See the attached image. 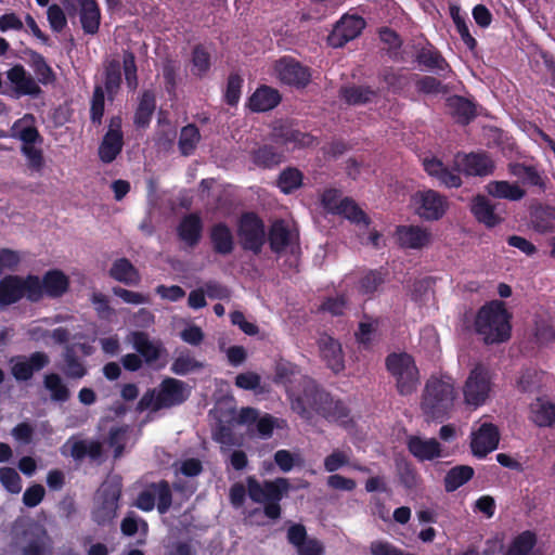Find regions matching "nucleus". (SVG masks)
<instances>
[{
    "label": "nucleus",
    "instance_id": "nucleus-1",
    "mask_svg": "<svg viewBox=\"0 0 555 555\" xmlns=\"http://www.w3.org/2000/svg\"><path fill=\"white\" fill-rule=\"evenodd\" d=\"M291 483L288 479L279 477L274 480L260 482L255 476L246 478V487L241 482L231 486L229 498L233 506L241 507L248 494L254 503L263 505V514L270 520H278L282 515L280 502L288 493Z\"/></svg>",
    "mask_w": 555,
    "mask_h": 555
},
{
    "label": "nucleus",
    "instance_id": "nucleus-2",
    "mask_svg": "<svg viewBox=\"0 0 555 555\" xmlns=\"http://www.w3.org/2000/svg\"><path fill=\"white\" fill-rule=\"evenodd\" d=\"M291 408L302 418L310 420L312 412L321 415L328 422L338 423L348 428L353 421L350 409L340 400L320 389L313 382H309L300 395L288 393Z\"/></svg>",
    "mask_w": 555,
    "mask_h": 555
},
{
    "label": "nucleus",
    "instance_id": "nucleus-3",
    "mask_svg": "<svg viewBox=\"0 0 555 555\" xmlns=\"http://www.w3.org/2000/svg\"><path fill=\"white\" fill-rule=\"evenodd\" d=\"M24 54L28 56V64L37 76V81L21 64L12 66L7 72V77L18 96L38 98L42 93L39 83L43 86L52 85L55 82L56 76L44 56L39 52L27 48L24 50Z\"/></svg>",
    "mask_w": 555,
    "mask_h": 555
},
{
    "label": "nucleus",
    "instance_id": "nucleus-4",
    "mask_svg": "<svg viewBox=\"0 0 555 555\" xmlns=\"http://www.w3.org/2000/svg\"><path fill=\"white\" fill-rule=\"evenodd\" d=\"M456 398L457 391L451 376H430L422 393L421 409L433 421H443L453 411Z\"/></svg>",
    "mask_w": 555,
    "mask_h": 555
},
{
    "label": "nucleus",
    "instance_id": "nucleus-5",
    "mask_svg": "<svg viewBox=\"0 0 555 555\" xmlns=\"http://www.w3.org/2000/svg\"><path fill=\"white\" fill-rule=\"evenodd\" d=\"M512 315L500 300L485 304L476 313L474 328L482 337L485 344L493 345L511 338Z\"/></svg>",
    "mask_w": 555,
    "mask_h": 555
},
{
    "label": "nucleus",
    "instance_id": "nucleus-6",
    "mask_svg": "<svg viewBox=\"0 0 555 555\" xmlns=\"http://www.w3.org/2000/svg\"><path fill=\"white\" fill-rule=\"evenodd\" d=\"M190 396L186 384L183 380L165 377L158 389H147L137 404V411L143 412L151 409L157 412L184 403Z\"/></svg>",
    "mask_w": 555,
    "mask_h": 555
},
{
    "label": "nucleus",
    "instance_id": "nucleus-7",
    "mask_svg": "<svg viewBox=\"0 0 555 555\" xmlns=\"http://www.w3.org/2000/svg\"><path fill=\"white\" fill-rule=\"evenodd\" d=\"M122 485L119 480L104 481L93 496L91 519L99 527L111 526L117 517Z\"/></svg>",
    "mask_w": 555,
    "mask_h": 555
},
{
    "label": "nucleus",
    "instance_id": "nucleus-8",
    "mask_svg": "<svg viewBox=\"0 0 555 555\" xmlns=\"http://www.w3.org/2000/svg\"><path fill=\"white\" fill-rule=\"evenodd\" d=\"M389 374L396 380L399 395H412L420 383V372L412 356L406 352H392L385 359Z\"/></svg>",
    "mask_w": 555,
    "mask_h": 555
},
{
    "label": "nucleus",
    "instance_id": "nucleus-9",
    "mask_svg": "<svg viewBox=\"0 0 555 555\" xmlns=\"http://www.w3.org/2000/svg\"><path fill=\"white\" fill-rule=\"evenodd\" d=\"M38 295L37 275L28 274L23 278L10 274L0 280V307L16 304L24 297L30 302H36Z\"/></svg>",
    "mask_w": 555,
    "mask_h": 555
},
{
    "label": "nucleus",
    "instance_id": "nucleus-10",
    "mask_svg": "<svg viewBox=\"0 0 555 555\" xmlns=\"http://www.w3.org/2000/svg\"><path fill=\"white\" fill-rule=\"evenodd\" d=\"M237 236L243 250L258 256L267 241L263 220L254 211L243 212L237 222Z\"/></svg>",
    "mask_w": 555,
    "mask_h": 555
},
{
    "label": "nucleus",
    "instance_id": "nucleus-11",
    "mask_svg": "<svg viewBox=\"0 0 555 555\" xmlns=\"http://www.w3.org/2000/svg\"><path fill=\"white\" fill-rule=\"evenodd\" d=\"M22 120H17L13 125L15 138L22 141L21 153L27 160V167L33 172L40 173L46 165L43 152L36 144H42L43 138L34 125L21 127Z\"/></svg>",
    "mask_w": 555,
    "mask_h": 555
},
{
    "label": "nucleus",
    "instance_id": "nucleus-12",
    "mask_svg": "<svg viewBox=\"0 0 555 555\" xmlns=\"http://www.w3.org/2000/svg\"><path fill=\"white\" fill-rule=\"evenodd\" d=\"M171 505L172 489L165 479L145 485L133 503L142 512H152L156 507L160 515L166 514Z\"/></svg>",
    "mask_w": 555,
    "mask_h": 555
},
{
    "label": "nucleus",
    "instance_id": "nucleus-13",
    "mask_svg": "<svg viewBox=\"0 0 555 555\" xmlns=\"http://www.w3.org/2000/svg\"><path fill=\"white\" fill-rule=\"evenodd\" d=\"M492 388V377L483 364H476L469 372L463 386L464 401L467 405L478 408L485 404Z\"/></svg>",
    "mask_w": 555,
    "mask_h": 555
},
{
    "label": "nucleus",
    "instance_id": "nucleus-14",
    "mask_svg": "<svg viewBox=\"0 0 555 555\" xmlns=\"http://www.w3.org/2000/svg\"><path fill=\"white\" fill-rule=\"evenodd\" d=\"M415 212L424 220L437 221L448 210L449 202L444 195L435 190L418 191L412 196Z\"/></svg>",
    "mask_w": 555,
    "mask_h": 555
},
{
    "label": "nucleus",
    "instance_id": "nucleus-15",
    "mask_svg": "<svg viewBox=\"0 0 555 555\" xmlns=\"http://www.w3.org/2000/svg\"><path fill=\"white\" fill-rule=\"evenodd\" d=\"M21 539L23 555H51V538L43 525L29 521L25 525Z\"/></svg>",
    "mask_w": 555,
    "mask_h": 555
},
{
    "label": "nucleus",
    "instance_id": "nucleus-16",
    "mask_svg": "<svg viewBox=\"0 0 555 555\" xmlns=\"http://www.w3.org/2000/svg\"><path fill=\"white\" fill-rule=\"evenodd\" d=\"M10 371L16 382H28L35 373L50 364V357L44 351H35L29 356H14L10 359Z\"/></svg>",
    "mask_w": 555,
    "mask_h": 555
},
{
    "label": "nucleus",
    "instance_id": "nucleus-17",
    "mask_svg": "<svg viewBox=\"0 0 555 555\" xmlns=\"http://www.w3.org/2000/svg\"><path fill=\"white\" fill-rule=\"evenodd\" d=\"M365 26L366 22L362 16L345 14L328 35V44L333 48H341L360 36Z\"/></svg>",
    "mask_w": 555,
    "mask_h": 555
},
{
    "label": "nucleus",
    "instance_id": "nucleus-18",
    "mask_svg": "<svg viewBox=\"0 0 555 555\" xmlns=\"http://www.w3.org/2000/svg\"><path fill=\"white\" fill-rule=\"evenodd\" d=\"M454 165L461 167L462 172L468 177H486L494 171V163L486 152L457 153Z\"/></svg>",
    "mask_w": 555,
    "mask_h": 555
},
{
    "label": "nucleus",
    "instance_id": "nucleus-19",
    "mask_svg": "<svg viewBox=\"0 0 555 555\" xmlns=\"http://www.w3.org/2000/svg\"><path fill=\"white\" fill-rule=\"evenodd\" d=\"M274 68L281 82L296 88H305L311 78L309 68L292 57L280 59Z\"/></svg>",
    "mask_w": 555,
    "mask_h": 555
},
{
    "label": "nucleus",
    "instance_id": "nucleus-20",
    "mask_svg": "<svg viewBox=\"0 0 555 555\" xmlns=\"http://www.w3.org/2000/svg\"><path fill=\"white\" fill-rule=\"evenodd\" d=\"M270 140L276 145L301 149L312 145L314 138L308 132H302L289 122H282L273 127Z\"/></svg>",
    "mask_w": 555,
    "mask_h": 555
},
{
    "label": "nucleus",
    "instance_id": "nucleus-21",
    "mask_svg": "<svg viewBox=\"0 0 555 555\" xmlns=\"http://www.w3.org/2000/svg\"><path fill=\"white\" fill-rule=\"evenodd\" d=\"M499 442L500 431L498 426L492 423H483L473 434L470 449L476 457L483 459L498 448Z\"/></svg>",
    "mask_w": 555,
    "mask_h": 555
},
{
    "label": "nucleus",
    "instance_id": "nucleus-22",
    "mask_svg": "<svg viewBox=\"0 0 555 555\" xmlns=\"http://www.w3.org/2000/svg\"><path fill=\"white\" fill-rule=\"evenodd\" d=\"M37 282L39 286V295L36 298V302L40 301L46 295L49 298H60L69 288L68 276L59 269H52L47 271L42 280L37 275Z\"/></svg>",
    "mask_w": 555,
    "mask_h": 555
},
{
    "label": "nucleus",
    "instance_id": "nucleus-23",
    "mask_svg": "<svg viewBox=\"0 0 555 555\" xmlns=\"http://www.w3.org/2000/svg\"><path fill=\"white\" fill-rule=\"evenodd\" d=\"M423 166L428 176L437 179L441 185L448 189L460 188L463 183L460 176L462 170L457 165L450 169L441 159L431 157L425 158Z\"/></svg>",
    "mask_w": 555,
    "mask_h": 555
},
{
    "label": "nucleus",
    "instance_id": "nucleus-24",
    "mask_svg": "<svg viewBox=\"0 0 555 555\" xmlns=\"http://www.w3.org/2000/svg\"><path fill=\"white\" fill-rule=\"evenodd\" d=\"M318 347L321 359L326 366L338 374L345 370V358L341 344L330 335H321L318 339Z\"/></svg>",
    "mask_w": 555,
    "mask_h": 555
},
{
    "label": "nucleus",
    "instance_id": "nucleus-25",
    "mask_svg": "<svg viewBox=\"0 0 555 555\" xmlns=\"http://www.w3.org/2000/svg\"><path fill=\"white\" fill-rule=\"evenodd\" d=\"M408 451L418 461H434L442 457L443 449L441 443L436 438H422L416 435H411L406 438Z\"/></svg>",
    "mask_w": 555,
    "mask_h": 555
},
{
    "label": "nucleus",
    "instance_id": "nucleus-26",
    "mask_svg": "<svg viewBox=\"0 0 555 555\" xmlns=\"http://www.w3.org/2000/svg\"><path fill=\"white\" fill-rule=\"evenodd\" d=\"M396 238L402 248L422 249L430 243L431 233L420 225H398Z\"/></svg>",
    "mask_w": 555,
    "mask_h": 555
},
{
    "label": "nucleus",
    "instance_id": "nucleus-27",
    "mask_svg": "<svg viewBox=\"0 0 555 555\" xmlns=\"http://www.w3.org/2000/svg\"><path fill=\"white\" fill-rule=\"evenodd\" d=\"M204 223L197 212L183 216L177 227V235L181 242L193 248L202 240Z\"/></svg>",
    "mask_w": 555,
    "mask_h": 555
},
{
    "label": "nucleus",
    "instance_id": "nucleus-28",
    "mask_svg": "<svg viewBox=\"0 0 555 555\" xmlns=\"http://www.w3.org/2000/svg\"><path fill=\"white\" fill-rule=\"evenodd\" d=\"M208 237L215 254L228 256L233 253L235 248L234 235L225 222L220 221L212 224Z\"/></svg>",
    "mask_w": 555,
    "mask_h": 555
},
{
    "label": "nucleus",
    "instance_id": "nucleus-29",
    "mask_svg": "<svg viewBox=\"0 0 555 555\" xmlns=\"http://www.w3.org/2000/svg\"><path fill=\"white\" fill-rule=\"evenodd\" d=\"M415 61L420 66L435 72L438 75L446 77L447 73H451V66L447 60L442 56L440 51L433 44L428 43L426 47H422L416 51Z\"/></svg>",
    "mask_w": 555,
    "mask_h": 555
},
{
    "label": "nucleus",
    "instance_id": "nucleus-30",
    "mask_svg": "<svg viewBox=\"0 0 555 555\" xmlns=\"http://www.w3.org/2000/svg\"><path fill=\"white\" fill-rule=\"evenodd\" d=\"M280 92L269 86L258 87L247 101V107L255 113L268 112L281 103Z\"/></svg>",
    "mask_w": 555,
    "mask_h": 555
},
{
    "label": "nucleus",
    "instance_id": "nucleus-31",
    "mask_svg": "<svg viewBox=\"0 0 555 555\" xmlns=\"http://www.w3.org/2000/svg\"><path fill=\"white\" fill-rule=\"evenodd\" d=\"M469 208L475 219L487 228H494L502 222V218L495 214L494 206L486 195L474 196Z\"/></svg>",
    "mask_w": 555,
    "mask_h": 555
},
{
    "label": "nucleus",
    "instance_id": "nucleus-32",
    "mask_svg": "<svg viewBox=\"0 0 555 555\" xmlns=\"http://www.w3.org/2000/svg\"><path fill=\"white\" fill-rule=\"evenodd\" d=\"M131 343L138 354L147 364L156 362L164 350L162 343L152 341L149 334L141 331L132 332Z\"/></svg>",
    "mask_w": 555,
    "mask_h": 555
},
{
    "label": "nucleus",
    "instance_id": "nucleus-33",
    "mask_svg": "<svg viewBox=\"0 0 555 555\" xmlns=\"http://www.w3.org/2000/svg\"><path fill=\"white\" fill-rule=\"evenodd\" d=\"M122 83L121 63L119 60L112 59L104 63L103 85L104 93L107 100L113 102L117 96Z\"/></svg>",
    "mask_w": 555,
    "mask_h": 555
},
{
    "label": "nucleus",
    "instance_id": "nucleus-34",
    "mask_svg": "<svg viewBox=\"0 0 555 555\" xmlns=\"http://www.w3.org/2000/svg\"><path fill=\"white\" fill-rule=\"evenodd\" d=\"M108 274L113 280L127 286H137L141 282L139 270L126 257L116 259L112 263Z\"/></svg>",
    "mask_w": 555,
    "mask_h": 555
},
{
    "label": "nucleus",
    "instance_id": "nucleus-35",
    "mask_svg": "<svg viewBox=\"0 0 555 555\" xmlns=\"http://www.w3.org/2000/svg\"><path fill=\"white\" fill-rule=\"evenodd\" d=\"M81 28L87 35H95L101 23V10L96 0H78Z\"/></svg>",
    "mask_w": 555,
    "mask_h": 555
},
{
    "label": "nucleus",
    "instance_id": "nucleus-36",
    "mask_svg": "<svg viewBox=\"0 0 555 555\" xmlns=\"http://www.w3.org/2000/svg\"><path fill=\"white\" fill-rule=\"evenodd\" d=\"M253 164L262 169H272L284 160V152L271 144H262L250 152Z\"/></svg>",
    "mask_w": 555,
    "mask_h": 555
},
{
    "label": "nucleus",
    "instance_id": "nucleus-37",
    "mask_svg": "<svg viewBox=\"0 0 555 555\" xmlns=\"http://www.w3.org/2000/svg\"><path fill=\"white\" fill-rule=\"evenodd\" d=\"M272 253L281 255L292 243V235L284 220H275L269 228L267 235Z\"/></svg>",
    "mask_w": 555,
    "mask_h": 555
},
{
    "label": "nucleus",
    "instance_id": "nucleus-38",
    "mask_svg": "<svg viewBox=\"0 0 555 555\" xmlns=\"http://www.w3.org/2000/svg\"><path fill=\"white\" fill-rule=\"evenodd\" d=\"M447 105L461 125H468L477 116L475 103L464 96L453 95L447 100Z\"/></svg>",
    "mask_w": 555,
    "mask_h": 555
},
{
    "label": "nucleus",
    "instance_id": "nucleus-39",
    "mask_svg": "<svg viewBox=\"0 0 555 555\" xmlns=\"http://www.w3.org/2000/svg\"><path fill=\"white\" fill-rule=\"evenodd\" d=\"M124 144V135L105 132L98 149L100 160L104 164L113 163L121 153Z\"/></svg>",
    "mask_w": 555,
    "mask_h": 555
},
{
    "label": "nucleus",
    "instance_id": "nucleus-40",
    "mask_svg": "<svg viewBox=\"0 0 555 555\" xmlns=\"http://www.w3.org/2000/svg\"><path fill=\"white\" fill-rule=\"evenodd\" d=\"M156 108V96L153 90H144L134 112L133 122L138 128L149 127Z\"/></svg>",
    "mask_w": 555,
    "mask_h": 555
},
{
    "label": "nucleus",
    "instance_id": "nucleus-41",
    "mask_svg": "<svg viewBox=\"0 0 555 555\" xmlns=\"http://www.w3.org/2000/svg\"><path fill=\"white\" fill-rule=\"evenodd\" d=\"M69 455L78 462L89 457L91 461H99L103 456L102 443L98 440H75L72 443Z\"/></svg>",
    "mask_w": 555,
    "mask_h": 555
},
{
    "label": "nucleus",
    "instance_id": "nucleus-42",
    "mask_svg": "<svg viewBox=\"0 0 555 555\" xmlns=\"http://www.w3.org/2000/svg\"><path fill=\"white\" fill-rule=\"evenodd\" d=\"M475 470L469 465H456L449 469L443 478L446 492L456 491L474 478Z\"/></svg>",
    "mask_w": 555,
    "mask_h": 555
},
{
    "label": "nucleus",
    "instance_id": "nucleus-43",
    "mask_svg": "<svg viewBox=\"0 0 555 555\" xmlns=\"http://www.w3.org/2000/svg\"><path fill=\"white\" fill-rule=\"evenodd\" d=\"M486 189L489 195L508 201H520L526 195V191L518 184L504 180L491 181L487 184Z\"/></svg>",
    "mask_w": 555,
    "mask_h": 555
},
{
    "label": "nucleus",
    "instance_id": "nucleus-44",
    "mask_svg": "<svg viewBox=\"0 0 555 555\" xmlns=\"http://www.w3.org/2000/svg\"><path fill=\"white\" fill-rule=\"evenodd\" d=\"M386 275L387 273L383 269L366 271L358 281L357 289L359 294L372 297L384 285Z\"/></svg>",
    "mask_w": 555,
    "mask_h": 555
},
{
    "label": "nucleus",
    "instance_id": "nucleus-45",
    "mask_svg": "<svg viewBox=\"0 0 555 555\" xmlns=\"http://www.w3.org/2000/svg\"><path fill=\"white\" fill-rule=\"evenodd\" d=\"M43 387L49 391L52 402H66L70 399V390L57 373L43 376Z\"/></svg>",
    "mask_w": 555,
    "mask_h": 555
},
{
    "label": "nucleus",
    "instance_id": "nucleus-46",
    "mask_svg": "<svg viewBox=\"0 0 555 555\" xmlns=\"http://www.w3.org/2000/svg\"><path fill=\"white\" fill-rule=\"evenodd\" d=\"M377 92L367 86H349L340 89L341 99L349 105H362L372 101Z\"/></svg>",
    "mask_w": 555,
    "mask_h": 555
},
{
    "label": "nucleus",
    "instance_id": "nucleus-47",
    "mask_svg": "<svg viewBox=\"0 0 555 555\" xmlns=\"http://www.w3.org/2000/svg\"><path fill=\"white\" fill-rule=\"evenodd\" d=\"M204 367V363L196 360L190 352V350L185 349L181 351L172 361L170 371L175 375L185 376L190 373L197 372Z\"/></svg>",
    "mask_w": 555,
    "mask_h": 555
},
{
    "label": "nucleus",
    "instance_id": "nucleus-48",
    "mask_svg": "<svg viewBox=\"0 0 555 555\" xmlns=\"http://www.w3.org/2000/svg\"><path fill=\"white\" fill-rule=\"evenodd\" d=\"M64 367L63 373L66 377L73 379H80L87 375L88 370L82 363V361L78 358L74 346H67L65 348L64 354Z\"/></svg>",
    "mask_w": 555,
    "mask_h": 555
},
{
    "label": "nucleus",
    "instance_id": "nucleus-49",
    "mask_svg": "<svg viewBox=\"0 0 555 555\" xmlns=\"http://www.w3.org/2000/svg\"><path fill=\"white\" fill-rule=\"evenodd\" d=\"M532 421L540 427L555 426V404L548 401H538L531 405Z\"/></svg>",
    "mask_w": 555,
    "mask_h": 555
},
{
    "label": "nucleus",
    "instance_id": "nucleus-50",
    "mask_svg": "<svg viewBox=\"0 0 555 555\" xmlns=\"http://www.w3.org/2000/svg\"><path fill=\"white\" fill-rule=\"evenodd\" d=\"M379 77L387 85L388 90L396 94L401 93L411 83V76L392 67L384 68Z\"/></svg>",
    "mask_w": 555,
    "mask_h": 555
},
{
    "label": "nucleus",
    "instance_id": "nucleus-51",
    "mask_svg": "<svg viewBox=\"0 0 555 555\" xmlns=\"http://www.w3.org/2000/svg\"><path fill=\"white\" fill-rule=\"evenodd\" d=\"M201 141L199 129L194 124H189L182 127L178 145L179 151L183 156H190L196 150L198 142Z\"/></svg>",
    "mask_w": 555,
    "mask_h": 555
},
{
    "label": "nucleus",
    "instance_id": "nucleus-52",
    "mask_svg": "<svg viewBox=\"0 0 555 555\" xmlns=\"http://www.w3.org/2000/svg\"><path fill=\"white\" fill-rule=\"evenodd\" d=\"M339 216H344L350 222L356 224L369 225L371 220L369 216L359 207V205L350 197H345L340 201Z\"/></svg>",
    "mask_w": 555,
    "mask_h": 555
},
{
    "label": "nucleus",
    "instance_id": "nucleus-53",
    "mask_svg": "<svg viewBox=\"0 0 555 555\" xmlns=\"http://www.w3.org/2000/svg\"><path fill=\"white\" fill-rule=\"evenodd\" d=\"M511 173L529 185L545 186L543 178L534 166L516 163L511 165Z\"/></svg>",
    "mask_w": 555,
    "mask_h": 555
},
{
    "label": "nucleus",
    "instance_id": "nucleus-54",
    "mask_svg": "<svg viewBox=\"0 0 555 555\" xmlns=\"http://www.w3.org/2000/svg\"><path fill=\"white\" fill-rule=\"evenodd\" d=\"M302 172L294 167L285 168L279 176L278 186L284 194H291L302 184Z\"/></svg>",
    "mask_w": 555,
    "mask_h": 555
},
{
    "label": "nucleus",
    "instance_id": "nucleus-55",
    "mask_svg": "<svg viewBox=\"0 0 555 555\" xmlns=\"http://www.w3.org/2000/svg\"><path fill=\"white\" fill-rule=\"evenodd\" d=\"M396 470L400 483L408 490H412L417 487L420 475L415 466L406 461H396Z\"/></svg>",
    "mask_w": 555,
    "mask_h": 555
},
{
    "label": "nucleus",
    "instance_id": "nucleus-56",
    "mask_svg": "<svg viewBox=\"0 0 555 555\" xmlns=\"http://www.w3.org/2000/svg\"><path fill=\"white\" fill-rule=\"evenodd\" d=\"M535 543V533L530 530H526L513 540L506 555H528L534 547Z\"/></svg>",
    "mask_w": 555,
    "mask_h": 555
},
{
    "label": "nucleus",
    "instance_id": "nucleus-57",
    "mask_svg": "<svg viewBox=\"0 0 555 555\" xmlns=\"http://www.w3.org/2000/svg\"><path fill=\"white\" fill-rule=\"evenodd\" d=\"M210 54L202 44H196L192 51V73L197 77H203L210 69Z\"/></svg>",
    "mask_w": 555,
    "mask_h": 555
},
{
    "label": "nucleus",
    "instance_id": "nucleus-58",
    "mask_svg": "<svg viewBox=\"0 0 555 555\" xmlns=\"http://www.w3.org/2000/svg\"><path fill=\"white\" fill-rule=\"evenodd\" d=\"M450 14L462 41L470 51L475 50V48L477 47V41L470 35L465 17L461 15L460 8L451 7Z\"/></svg>",
    "mask_w": 555,
    "mask_h": 555
},
{
    "label": "nucleus",
    "instance_id": "nucleus-59",
    "mask_svg": "<svg viewBox=\"0 0 555 555\" xmlns=\"http://www.w3.org/2000/svg\"><path fill=\"white\" fill-rule=\"evenodd\" d=\"M244 79L237 73H231L228 77L223 100L229 106H236L240 102Z\"/></svg>",
    "mask_w": 555,
    "mask_h": 555
},
{
    "label": "nucleus",
    "instance_id": "nucleus-60",
    "mask_svg": "<svg viewBox=\"0 0 555 555\" xmlns=\"http://www.w3.org/2000/svg\"><path fill=\"white\" fill-rule=\"evenodd\" d=\"M105 108V93L104 89L100 85H95L90 102V120L93 125L100 126Z\"/></svg>",
    "mask_w": 555,
    "mask_h": 555
},
{
    "label": "nucleus",
    "instance_id": "nucleus-61",
    "mask_svg": "<svg viewBox=\"0 0 555 555\" xmlns=\"http://www.w3.org/2000/svg\"><path fill=\"white\" fill-rule=\"evenodd\" d=\"M121 69L125 74V80L128 89L133 91L138 87V68L135 63V56L130 51H125L122 55Z\"/></svg>",
    "mask_w": 555,
    "mask_h": 555
},
{
    "label": "nucleus",
    "instance_id": "nucleus-62",
    "mask_svg": "<svg viewBox=\"0 0 555 555\" xmlns=\"http://www.w3.org/2000/svg\"><path fill=\"white\" fill-rule=\"evenodd\" d=\"M0 482L10 493L17 494L22 490V479L12 467L0 468Z\"/></svg>",
    "mask_w": 555,
    "mask_h": 555
},
{
    "label": "nucleus",
    "instance_id": "nucleus-63",
    "mask_svg": "<svg viewBox=\"0 0 555 555\" xmlns=\"http://www.w3.org/2000/svg\"><path fill=\"white\" fill-rule=\"evenodd\" d=\"M377 330V323L372 322H360L358 331L356 332V338L363 349L367 350L372 347L374 340V334Z\"/></svg>",
    "mask_w": 555,
    "mask_h": 555
},
{
    "label": "nucleus",
    "instance_id": "nucleus-64",
    "mask_svg": "<svg viewBox=\"0 0 555 555\" xmlns=\"http://www.w3.org/2000/svg\"><path fill=\"white\" fill-rule=\"evenodd\" d=\"M370 553L372 555H415L406 553L390 542L383 540L372 541L370 544Z\"/></svg>",
    "mask_w": 555,
    "mask_h": 555
}]
</instances>
